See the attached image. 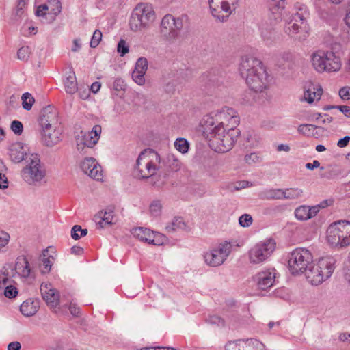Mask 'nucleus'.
Listing matches in <instances>:
<instances>
[{
  "mask_svg": "<svg viewBox=\"0 0 350 350\" xmlns=\"http://www.w3.org/2000/svg\"><path fill=\"white\" fill-rule=\"evenodd\" d=\"M155 19V12L150 3H138L133 10L129 26L131 31H141L150 27Z\"/></svg>",
  "mask_w": 350,
  "mask_h": 350,
  "instance_id": "nucleus-5",
  "label": "nucleus"
},
{
  "mask_svg": "<svg viewBox=\"0 0 350 350\" xmlns=\"http://www.w3.org/2000/svg\"><path fill=\"white\" fill-rule=\"evenodd\" d=\"M309 206L302 205L295 208V217L299 221H306L311 219L309 213Z\"/></svg>",
  "mask_w": 350,
  "mask_h": 350,
  "instance_id": "nucleus-35",
  "label": "nucleus"
},
{
  "mask_svg": "<svg viewBox=\"0 0 350 350\" xmlns=\"http://www.w3.org/2000/svg\"><path fill=\"white\" fill-rule=\"evenodd\" d=\"M144 75L145 73H141L139 71L134 70L132 73V77L133 80L139 85L144 83Z\"/></svg>",
  "mask_w": 350,
  "mask_h": 350,
  "instance_id": "nucleus-53",
  "label": "nucleus"
},
{
  "mask_svg": "<svg viewBox=\"0 0 350 350\" xmlns=\"http://www.w3.org/2000/svg\"><path fill=\"white\" fill-rule=\"evenodd\" d=\"M245 340L229 341L225 345V350H244Z\"/></svg>",
  "mask_w": 350,
  "mask_h": 350,
  "instance_id": "nucleus-39",
  "label": "nucleus"
},
{
  "mask_svg": "<svg viewBox=\"0 0 350 350\" xmlns=\"http://www.w3.org/2000/svg\"><path fill=\"white\" fill-rule=\"evenodd\" d=\"M10 129L16 135H20L23 131V125L18 120H13L11 123Z\"/></svg>",
  "mask_w": 350,
  "mask_h": 350,
  "instance_id": "nucleus-48",
  "label": "nucleus"
},
{
  "mask_svg": "<svg viewBox=\"0 0 350 350\" xmlns=\"http://www.w3.org/2000/svg\"><path fill=\"white\" fill-rule=\"evenodd\" d=\"M27 163V165L21 172L24 180L29 184L40 182L44 178L46 172L44 167L40 164L38 155L31 154Z\"/></svg>",
  "mask_w": 350,
  "mask_h": 350,
  "instance_id": "nucleus-9",
  "label": "nucleus"
},
{
  "mask_svg": "<svg viewBox=\"0 0 350 350\" xmlns=\"http://www.w3.org/2000/svg\"><path fill=\"white\" fill-rule=\"evenodd\" d=\"M344 275L345 280L350 283V256L344 268Z\"/></svg>",
  "mask_w": 350,
  "mask_h": 350,
  "instance_id": "nucleus-58",
  "label": "nucleus"
},
{
  "mask_svg": "<svg viewBox=\"0 0 350 350\" xmlns=\"http://www.w3.org/2000/svg\"><path fill=\"white\" fill-rule=\"evenodd\" d=\"M306 29L307 24L305 17L303 14L297 12L293 15V19L285 25L284 30L290 37L301 40H304V38L298 37L297 34L303 31L306 32Z\"/></svg>",
  "mask_w": 350,
  "mask_h": 350,
  "instance_id": "nucleus-15",
  "label": "nucleus"
},
{
  "mask_svg": "<svg viewBox=\"0 0 350 350\" xmlns=\"http://www.w3.org/2000/svg\"><path fill=\"white\" fill-rule=\"evenodd\" d=\"M30 49L27 46L21 47L18 52L17 56L18 58L23 61H27L30 54Z\"/></svg>",
  "mask_w": 350,
  "mask_h": 350,
  "instance_id": "nucleus-45",
  "label": "nucleus"
},
{
  "mask_svg": "<svg viewBox=\"0 0 350 350\" xmlns=\"http://www.w3.org/2000/svg\"><path fill=\"white\" fill-rule=\"evenodd\" d=\"M339 95L343 100L350 99V87L342 88L339 91Z\"/></svg>",
  "mask_w": 350,
  "mask_h": 350,
  "instance_id": "nucleus-56",
  "label": "nucleus"
},
{
  "mask_svg": "<svg viewBox=\"0 0 350 350\" xmlns=\"http://www.w3.org/2000/svg\"><path fill=\"white\" fill-rule=\"evenodd\" d=\"M40 292L43 299L51 307H56L59 304V295L55 289L51 288V284H42Z\"/></svg>",
  "mask_w": 350,
  "mask_h": 350,
  "instance_id": "nucleus-23",
  "label": "nucleus"
},
{
  "mask_svg": "<svg viewBox=\"0 0 350 350\" xmlns=\"http://www.w3.org/2000/svg\"><path fill=\"white\" fill-rule=\"evenodd\" d=\"M313 265V256L306 248L297 247L288 256V269L293 275L304 274L308 279Z\"/></svg>",
  "mask_w": 350,
  "mask_h": 350,
  "instance_id": "nucleus-4",
  "label": "nucleus"
},
{
  "mask_svg": "<svg viewBox=\"0 0 350 350\" xmlns=\"http://www.w3.org/2000/svg\"><path fill=\"white\" fill-rule=\"evenodd\" d=\"M64 88L66 93L72 94L77 91V83L74 73L66 77L64 81Z\"/></svg>",
  "mask_w": 350,
  "mask_h": 350,
  "instance_id": "nucleus-34",
  "label": "nucleus"
},
{
  "mask_svg": "<svg viewBox=\"0 0 350 350\" xmlns=\"http://www.w3.org/2000/svg\"><path fill=\"white\" fill-rule=\"evenodd\" d=\"M148 68V61L145 57H140L135 64L134 70L139 71L141 73H146Z\"/></svg>",
  "mask_w": 350,
  "mask_h": 350,
  "instance_id": "nucleus-43",
  "label": "nucleus"
},
{
  "mask_svg": "<svg viewBox=\"0 0 350 350\" xmlns=\"http://www.w3.org/2000/svg\"><path fill=\"white\" fill-rule=\"evenodd\" d=\"M21 348V343L18 341L12 342L8 345V350H20Z\"/></svg>",
  "mask_w": 350,
  "mask_h": 350,
  "instance_id": "nucleus-62",
  "label": "nucleus"
},
{
  "mask_svg": "<svg viewBox=\"0 0 350 350\" xmlns=\"http://www.w3.org/2000/svg\"><path fill=\"white\" fill-rule=\"evenodd\" d=\"M259 197L262 200H282V189H265L259 193Z\"/></svg>",
  "mask_w": 350,
  "mask_h": 350,
  "instance_id": "nucleus-29",
  "label": "nucleus"
},
{
  "mask_svg": "<svg viewBox=\"0 0 350 350\" xmlns=\"http://www.w3.org/2000/svg\"><path fill=\"white\" fill-rule=\"evenodd\" d=\"M280 21H275L269 16L260 26V36L267 46H273L279 40L280 34L275 26Z\"/></svg>",
  "mask_w": 350,
  "mask_h": 350,
  "instance_id": "nucleus-14",
  "label": "nucleus"
},
{
  "mask_svg": "<svg viewBox=\"0 0 350 350\" xmlns=\"http://www.w3.org/2000/svg\"><path fill=\"white\" fill-rule=\"evenodd\" d=\"M232 245L227 241L220 243L206 252L203 257L205 263L212 267L221 265L231 252Z\"/></svg>",
  "mask_w": 350,
  "mask_h": 350,
  "instance_id": "nucleus-11",
  "label": "nucleus"
},
{
  "mask_svg": "<svg viewBox=\"0 0 350 350\" xmlns=\"http://www.w3.org/2000/svg\"><path fill=\"white\" fill-rule=\"evenodd\" d=\"M174 146L181 153H186L189 149V143L185 138H178L174 142Z\"/></svg>",
  "mask_w": 350,
  "mask_h": 350,
  "instance_id": "nucleus-40",
  "label": "nucleus"
},
{
  "mask_svg": "<svg viewBox=\"0 0 350 350\" xmlns=\"http://www.w3.org/2000/svg\"><path fill=\"white\" fill-rule=\"evenodd\" d=\"M337 109L340 110L346 117L350 118V107L347 105H338Z\"/></svg>",
  "mask_w": 350,
  "mask_h": 350,
  "instance_id": "nucleus-61",
  "label": "nucleus"
},
{
  "mask_svg": "<svg viewBox=\"0 0 350 350\" xmlns=\"http://www.w3.org/2000/svg\"><path fill=\"white\" fill-rule=\"evenodd\" d=\"M350 137L347 135L338 141L337 146L340 148H345L348 145Z\"/></svg>",
  "mask_w": 350,
  "mask_h": 350,
  "instance_id": "nucleus-60",
  "label": "nucleus"
},
{
  "mask_svg": "<svg viewBox=\"0 0 350 350\" xmlns=\"http://www.w3.org/2000/svg\"><path fill=\"white\" fill-rule=\"evenodd\" d=\"M139 350H176L174 348L163 347H149L141 348Z\"/></svg>",
  "mask_w": 350,
  "mask_h": 350,
  "instance_id": "nucleus-63",
  "label": "nucleus"
},
{
  "mask_svg": "<svg viewBox=\"0 0 350 350\" xmlns=\"http://www.w3.org/2000/svg\"><path fill=\"white\" fill-rule=\"evenodd\" d=\"M275 278V270L272 269L258 273L254 277V280L256 282L259 289L267 290L273 285Z\"/></svg>",
  "mask_w": 350,
  "mask_h": 350,
  "instance_id": "nucleus-20",
  "label": "nucleus"
},
{
  "mask_svg": "<svg viewBox=\"0 0 350 350\" xmlns=\"http://www.w3.org/2000/svg\"><path fill=\"white\" fill-rule=\"evenodd\" d=\"M323 93V89L319 85L308 84L305 87L304 98V100L311 104L315 99L319 100Z\"/></svg>",
  "mask_w": 350,
  "mask_h": 350,
  "instance_id": "nucleus-24",
  "label": "nucleus"
},
{
  "mask_svg": "<svg viewBox=\"0 0 350 350\" xmlns=\"http://www.w3.org/2000/svg\"><path fill=\"white\" fill-rule=\"evenodd\" d=\"M102 37L101 31L98 29L95 30L90 41V46L92 48H96L101 41Z\"/></svg>",
  "mask_w": 350,
  "mask_h": 350,
  "instance_id": "nucleus-46",
  "label": "nucleus"
},
{
  "mask_svg": "<svg viewBox=\"0 0 350 350\" xmlns=\"http://www.w3.org/2000/svg\"><path fill=\"white\" fill-rule=\"evenodd\" d=\"M336 260L332 256H325L320 258L316 265H313L312 271H309L308 280L312 285H319L326 280L333 273L335 269Z\"/></svg>",
  "mask_w": 350,
  "mask_h": 350,
  "instance_id": "nucleus-8",
  "label": "nucleus"
},
{
  "mask_svg": "<svg viewBox=\"0 0 350 350\" xmlns=\"http://www.w3.org/2000/svg\"><path fill=\"white\" fill-rule=\"evenodd\" d=\"M53 261V257L48 256V250H45L42 252V264L40 265L41 272L42 273H49L51 269Z\"/></svg>",
  "mask_w": 350,
  "mask_h": 350,
  "instance_id": "nucleus-33",
  "label": "nucleus"
},
{
  "mask_svg": "<svg viewBox=\"0 0 350 350\" xmlns=\"http://www.w3.org/2000/svg\"><path fill=\"white\" fill-rule=\"evenodd\" d=\"M126 85L123 79L117 78L113 82V88L116 91H120L124 90Z\"/></svg>",
  "mask_w": 350,
  "mask_h": 350,
  "instance_id": "nucleus-54",
  "label": "nucleus"
},
{
  "mask_svg": "<svg viewBox=\"0 0 350 350\" xmlns=\"http://www.w3.org/2000/svg\"><path fill=\"white\" fill-rule=\"evenodd\" d=\"M156 162H161L159 154L151 149L144 150L137 159L134 176L139 179L150 178L152 180L159 170Z\"/></svg>",
  "mask_w": 350,
  "mask_h": 350,
  "instance_id": "nucleus-3",
  "label": "nucleus"
},
{
  "mask_svg": "<svg viewBox=\"0 0 350 350\" xmlns=\"http://www.w3.org/2000/svg\"><path fill=\"white\" fill-rule=\"evenodd\" d=\"M245 161L246 163L251 164L260 162L262 161V158L258 155V153L252 152L245 156Z\"/></svg>",
  "mask_w": 350,
  "mask_h": 350,
  "instance_id": "nucleus-50",
  "label": "nucleus"
},
{
  "mask_svg": "<svg viewBox=\"0 0 350 350\" xmlns=\"http://www.w3.org/2000/svg\"><path fill=\"white\" fill-rule=\"evenodd\" d=\"M131 233L135 238L144 243L152 244L155 245H159L163 244V240L159 241L156 239L157 237L165 239V237L160 234H155L154 232L150 231L146 228H135L131 230Z\"/></svg>",
  "mask_w": 350,
  "mask_h": 350,
  "instance_id": "nucleus-18",
  "label": "nucleus"
},
{
  "mask_svg": "<svg viewBox=\"0 0 350 350\" xmlns=\"http://www.w3.org/2000/svg\"><path fill=\"white\" fill-rule=\"evenodd\" d=\"M96 219H100L98 224L100 228H104L105 225L113 224V210L111 207H107L105 210L99 211L96 215Z\"/></svg>",
  "mask_w": 350,
  "mask_h": 350,
  "instance_id": "nucleus-26",
  "label": "nucleus"
},
{
  "mask_svg": "<svg viewBox=\"0 0 350 350\" xmlns=\"http://www.w3.org/2000/svg\"><path fill=\"white\" fill-rule=\"evenodd\" d=\"M162 210V204L160 200H155L152 202L150 205V212L154 217H157L161 215Z\"/></svg>",
  "mask_w": 350,
  "mask_h": 350,
  "instance_id": "nucleus-41",
  "label": "nucleus"
},
{
  "mask_svg": "<svg viewBox=\"0 0 350 350\" xmlns=\"http://www.w3.org/2000/svg\"><path fill=\"white\" fill-rule=\"evenodd\" d=\"M346 25L350 28V2L348 4L346 15L344 18Z\"/></svg>",
  "mask_w": 350,
  "mask_h": 350,
  "instance_id": "nucleus-64",
  "label": "nucleus"
},
{
  "mask_svg": "<svg viewBox=\"0 0 350 350\" xmlns=\"http://www.w3.org/2000/svg\"><path fill=\"white\" fill-rule=\"evenodd\" d=\"M15 270L22 277L27 278L29 275V264L25 256H21L16 258Z\"/></svg>",
  "mask_w": 350,
  "mask_h": 350,
  "instance_id": "nucleus-27",
  "label": "nucleus"
},
{
  "mask_svg": "<svg viewBox=\"0 0 350 350\" xmlns=\"http://www.w3.org/2000/svg\"><path fill=\"white\" fill-rule=\"evenodd\" d=\"M167 160L168 166L172 171L176 172L180 170L181 163L178 159H174L173 155L169 156Z\"/></svg>",
  "mask_w": 350,
  "mask_h": 350,
  "instance_id": "nucleus-47",
  "label": "nucleus"
},
{
  "mask_svg": "<svg viewBox=\"0 0 350 350\" xmlns=\"http://www.w3.org/2000/svg\"><path fill=\"white\" fill-rule=\"evenodd\" d=\"M186 226L183 219L180 217H176L172 221L171 224L166 226V230L168 232H173L178 229H184Z\"/></svg>",
  "mask_w": 350,
  "mask_h": 350,
  "instance_id": "nucleus-36",
  "label": "nucleus"
},
{
  "mask_svg": "<svg viewBox=\"0 0 350 350\" xmlns=\"http://www.w3.org/2000/svg\"><path fill=\"white\" fill-rule=\"evenodd\" d=\"M117 51L120 53L121 57H123L129 52V46H127L126 41L123 39H121L118 43Z\"/></svg>",
  "mask_w": 350,
  "mask_h": 350,
  "instance_id": "nucleus-49",
  "label": "nucleus"
},
{
  "mask_svg": "<svg viewBox=\"0 0 350 350\" xmlns=\"http://www.w3.org/2000/svg\"><path fill=\"white\" fill-rule=\"evenodd\" d=\"M208 321L211 324H216L217 325H224V321L220 317L217 315H213L209 317Z\"/></svg>",
  "mask_w": 350,
  "mask_h": 350,
  "instance_id": "nucleus-55",
  "label": "nucleus"
},
{
  "mask_svg": "<svg viewBox=\"0 0 350 350\" xmlns=\"http://www.w3.org/2000/svg\"><path fill=\"white\" fill-rule=\"evenodd\" d=\"M81 230V226L75 225L71 229V237L75 240H78L81 238L79 232Z\"/></svg>",
  "mask_w": 350,
  "mask_h": 350,
  "instance_id": "nucleus-57",
  "label": "nucleus"
},
{
  "mask_svg": "<svg viewBox=\"0 0 350 350\" xmlns=\"http://www.w3.org/2000/svg\"><path fill=\"white\" fill-rule=\"evenodd\" d=\"M303 190L300 188H287L282 189V199L297 200L302 197Z\"/></svg>",
  "mask_w": 350,
  "mask_h": 350,
  "instance_id": "nucleus-31",
  "label": "nucleus"
},
{
  "mask_svg": "<svg viewBox=\"0 0 350 350\" xmlns=\"http://www.w3.org/2000/svg\"><path fill=\"white\" fill-rule=\"evenodd\" d=\"M40 142L47 147H53L61 141L62 130L59 126L41 128Z\"/></svg>",
  "mask_w": 350,
  "mask_h": 350,
  "instance_id": "nucleus-17",
  "label": "nucleus"
},
{
  "mask_svg": "<svg viewBox=\"0 0 350 350\" xmlns=\"http://www.w3.org/2000/svg\"><path fill=\"white\" fill-rule=\"evenodd\" d=\"M18 294L17 288L12 286L10 285L5 288L4 290V295L8 298H14Z\"/></svg>",
  "mask_w": 350,
  "mask_h": 350,
  "instance_id": "nucleus-52",
  "label": "nucleus"
},
{
  "mask_svg": "<svg viewBox=\"0 0 350 350\" xmlns=\"http://www.w3.org/2000/svg\"><path fill=\"white\" fill-rule=\"evenodd\" d=\"M239 0H208L212 15L221 22L226 21L232 10H235Z\"/></svg>",
  "mask_w": 350,
  "mask_h": 350,
  "instance_id": "nucleus-12",
  "label": "nucleus"
},
{
  "mask_svg": "<svg viewBox=\"0 0 350 350\" xmlns=\"http://www.w3.org/2000/svg\"><path fill=\"white\" fill-rule=\"evenodd\" d=\"M81 169L90 178L96 180H102L103 173L101 166L93 157H86L81 163Z\"/></svg>",
  "mask_w": 350,
  "mask_h": 350,
  "instance_id": "nucleus-19",
  "label": "nucleus"
},
{
  "mask_svg": "<svg viewBox=\"0 0 350 350\" xmlns=\"http://www.w3.org/2000/svg\"><path fill=\"white\" fill-rule=\"evenodd\" d=\"M250 90L245 91L243 93L241 98V104L243 105H252L255 103L256 98L258 96L257 92L259 91H255L250 88Z\"/></svg>",
  "mask_w": 350,
  "mask_h": 350,
  "instance_id": "nucleus-30",
  "label": "nucleus"
},
{
  "mask_svg": "<svg viewBox=\"0 0 350 350\" xmlns=\"http://www.w3.org/2000/svg\"><path fill=\"white\" fill-rule=\"evenodd\" d=\"M239 224L243 227H248L252 223V217L249 214H244L239 219Z\"/></svg>",
  "mask_w": 350,
  "mask_h": 350,
  "instance_id": "nucleus-51",
  "label": "nucleus"
},
{
  "mask_svg": "<svg viewBox=\"0 0 350 350\" xmlns=\"http://www.w3.org/2000/svg\"><path fill=\"white\" fill-rule=\"evenodd\" d=\"M215 116L221 122L215 125L213 118L207 117L201 124L202 132L213 150L217 152H226L232 148L240 135V130L233 127L239 123V117L236 111L228 107H222Z\"/></svg>",
  "mask_w": 350,
  "mask_h": 350,
  "instance_id": "nucleus-1",
  "label": "nucleus"
},
{
  "mask_svg": "<svg viewBox=\"0 0 350 350\" xmlns=\"http://www.w3.org/2000/svg\"><path fill=\"white\" fill-rule=\"evenodd\" d=\"M286 0H271L269 17L275 21L282 20V12L285 8Z\"/></svg>",
  "mask_w": 350,
  "mask_h": 350,
  "instance_id": "nucleus-25",
  "label": "nucleus"
},
{
  "mask_svg": "<svg viewBox=\"0 0 350 350\" xmlns=\"http://www.w3.org/2000/svg\"><path fill=\"white\" fill-rule=\"evenodd\" d=\"M343 174V170L337 166L330 168L326 173L325 176L327 178L332 179Z\"/></svg>",
  "mask_w": 350,
  "mask_h": 350,
  "instance_id": "nucleus-44",
  "label": "nucleus"
},
{
  "mask_svg": "<svg viewBox=\"0 0 350 350\" xmlns=\"http://www.w3.org/2000/svg\"><path fill=\"white\" fill-rule=\"evenodd\" d=\"M264 345L259 340L250 338L245 340L244 350H265Z\"/></svg>",
  "mask_w": 350,
  "mask_h": 350,
  "instance_id": "nucleus-37",
  "label": "nucleus"
},
{
  "mask_svg": "<svg viewBox=\"0 0 350 350\" xmlns=\"http://www.w3.org/2000/svg\"><path fill=\"white\" fill-rule=\"evenodd\" d=\"M187 21L186 16L175 18L171 14L165 15L161 23L162 34L169 40L176 39L179 36V31L183 28Z\"/></svg>",
  "mask_w": 350,
  "mask_h": 350,
  "instance_id": "nucleus-10",
  "label": "nucleus"
},
{
  "mask_svg": "<svg viewBox=\"0 0 350 350\" xmlns=\"http://www.w3.org/2000/svg\"><path fill=\"white\" fill-rule=\"evenodd\" d=\"M275 243L273 239H268L254 245L249 252L252 263H260L270 256L274 251Z\"/></svg>",
  "mask_w": 350,
  "mask_h": 350,
  "instance_id": "nucleus-13",
  "label": "nucleus"
},
{
  "mask_svg": "<svg viewBox=\"0 0 350 350\" xmlns=\"http://www.w3.org/2000/svg\"><path fill=\"white\" fill-rule=\"evenodd\" d=\"M313 68L318 72H338L342 66L339 56L329 51H317L311 55Z\"/></svg>",
  "mask_w": 350,
  "mask_h": 350,
  "instance_id": "nucleus-6",
  "label": "nucleus"
},
{
  "mask_svg": "<svg viewBox=\"0 0 350 350\" xmlns=\"http://www.w3.org/2000/svg\"><path fill=\"white\" fill-rule=\"evenodd\" d=\"M49 6L51 10V14L56 16L61 12L62 5L59 0H50L49 1Z\"/></svg>",
  "mask_w": 350,
  "mask_h": 350,
  "instance_id": "nucleus-42",
  "label": "nucleus"
},
{
  "mask_svg": "<svg viewBox=\"0 0 350 350\" xmlns=\"http://www.w3.org/2000/svg\"><path fill=\"white\" fill-rule=\"evenodd\" d=\"M20 311L25 317H31L38 311V303L31 299H27L21 305Z\"/></svg>",
  "mask_w": 350,
  "mask_h": 350,
  "instance_id": "nucleus-28",
  "label": "nucleus"
},
{
  "mask_svg": "<svg viewBox=\"0 0 350 350\" xmlns=\"http://www.w3.org/2000/svg\"><path fill=\"white\" fill-rule=\"evenodd\" d=\"M327 239L333 247H345L350 245V221L342 220L329 226Z\"/></svg>",
  "mask_w": 350,
  "mask_h": 350,
  "instance_id": "nucleus-7",
  "label": "nucleus"
},
{
  "mask_svg": "<svg viewBox=\"0 0 350 350\" xmlns=\"http://www.w3.org/2000/svg\"><path fill=\"white\" fill-rule=\"evenodd\" d=\"M38 122L40 128L59 126L60 123L57 110L53 106H46L40 111Z\"/></svg>",
  "mask_w": 350,
  "mask_h": 350,
  "instance_id": "nucleus-16",
  "label": "nucleus"
},
{
  "mask_svg": "<svg viewBox=\"0 0 350 350\" xmlns=\"http://www.w3.org/2000/svg\"><path fill=\"white\" fill-rule=\"evenodd\" d=\"M317 129H319V126L311 124H300L298 126L297 131L299 133L307 136V137H317L319 133L315 131Z\"/></svg>",
  "mask_w": 350,
  "mask_h": 350,
  "instance_id": "nucleus-32",
  "label": "nucleus"
},
{
  "mask_svg": "<svg viewBox=\"0 0 350 350\" xmlns=\"http://www.w3.org/2000/svg\"><path fill=\"white\" fill-rule=\"evenodd\" d=\"M101 126L100 125H95L91 131L83 133L81 131V135H78L77 137L79 140L82 141L83 144L87 146V148H93L98 142L100 135L101 133Z\"/></svg>",
  "mask_w": 350,
  "mask_h": 350,
  "instance_id": "nucleus-21",
  "label": "nucleus"
},
{
  "mask_svg": "<svg viewBox=\"0 0 350 350\" xmlns=\"http://www.w3.org/2000/svg\"><path fill=\"white\" fill-rule=\"evenodd\" d=\"M69 310L70 313L75 317H79L80 314V308L75 304L70 303Z\"/></svg>",
  "mask_w": 350,
  "mask_h": 350,
  "instance_id": "nucleus-59",
  "label": "nucleus"
},
{
  "mask_svg": "<svg viewBox=\"0 0 350 350\" xmlns=\"http://www.w3.org/2000/svg\"><path fill=\"white\" fill-rule=\"evenodd\" d=\"M31 154L27 153V148L21 142L12 144L9 148V156L12 161L20 163L29 159Z\"/></svg>",
  "mask_w": 350,
  "mask_h": 350,
  "instance_id": "nucleus-22",
  "label": "nucleus"
},
{
  "mask_svg": "<svg viewBox=\"0 0 350 350\" xmlns=\"http://www.w3.org/2000/svg\"><path fill=\"white\" fill-rule=\"evenodd\" d=\"M22 100V106L24 109L27 111H29L33 103L35 102L34 98L32 96V95L30 93L26 92L24 93L21 96Z\"/></svg>",
  "mask_w": 350,
  "mask_h": 350,
  "instance_id": "nucleus-38",
  "label": "nucleus"
},
{
  "mask_svg": "<svg viewBox=\"0 0 350 350\" xmlns=\"http://www.w3.org/2000/svg\"><path fill=\"white\" fill-rule=\"evenodd\" d=\"M239 72L247 85L255 91H263L267 87L268 77L262 62L252 55L241 57Z\"/></svg>",
  "mask_w": 350,
  "mask_h": 350,
  "instance_id": "nucleus-2",
  "label": "nucleus"
}]
</instances>
